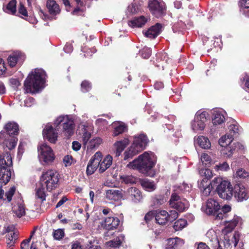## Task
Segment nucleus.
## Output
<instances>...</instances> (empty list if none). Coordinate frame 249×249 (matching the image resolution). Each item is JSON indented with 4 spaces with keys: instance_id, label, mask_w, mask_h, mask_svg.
Instances as JSON below:
<instances>
[{
    "instance_id": "37998d69",
    "label": "nucleus",
    "mask_w": 249,
    "mask_h": 249,
    "mask_svg": "<svg viewBox=\"0 0 249 249\" xmlns=\"http://www.w3.org/2000/svg\"><path fill=\"white\" fill-rule=\"evenodd\" d=\"M187 225V222L185 219L180 218L177 220L173 226L174 230L176 231H181Z\"/></svg>"
},
{
    "instance_id": "f3484780",
    "label": "nucleus",
    "mask_w": 249,
    "mask_h": 249,
    "mask_svg": "<svg viewBox=\"0 0 249 249\" xmlns=\"http://www.w3.org/2000/svg\"><path fill=\"white\" fill-rule=\"evenodd\" d=\"M17 141L18 139L14 136H8L4 132H0V144H2L9 150L15 147Z\"/></svg>"
},
{
    "instance_id": "393cba45",
    "label": "nucleus",
    "mask_w": 249,
    "mask_h": 249,
    "mask_svg": "<svg viewBox=\"0 0 249 249\" xmlns=\"http://www.w3.org/2000/svg\"><path fill=\"white\" fill-rule=\"evenodd\" d=\"M147 21L148 18L145 17H134L128 20V24L132 28H139L143 26Z\"/></svg>"
},
{
    "instance_id": "4d7b16f0",
    "label": "nucleus",
    "mask_w": 249,
    "mask_h": 249,
    "mask_svg": "<svg viewBox=\"0 0 249 249\" xmlns=\"http://www.w3.org/2000/svg\"><path fill=\"white\" fill-rule=\"evenodd\" d=\"M191 186L190 185H189L188 184L185 183H183L178 186V189L180 192L185 193L189 192L191 189Z\"/></svg>"
},
{
    "instance_id": "8fccbe9b",
    "label": "nucleus",
    "mask_w": 249,
    "mask_h": 249,
    "mask_svg": "<svg viewBox=\"0 0 249 249\" xmlns=\"http://www.w3.org/2000/svg\"><path fill=\"white\" fill-rule=\"evenodd\" d=\"M229 165L226 162L219 163L214 166L216 171H226L229 169Z\"/></svg>"
},
{
    "instance_id": "0e129e2a",
    "label": "nucleus",
    "mask_w": 249,
    "mask_h": 249,
    "mask_svg": "<svg viewBox=\"0 0 249 249\" xmlns=\"http://www.w3.org/2000/svg\"><path fill=\"white\" fill-rule=\"evenodd\" d=\"M237 176L240 178H245L249 176V173L244 169H239L236 172Z\"/></svg>"
},
{
    "instance_id": "412c9836",
    "label": "nucleus",
    "mask_w": 249,
    "mask_h": 249,
    "mask_svg": "<svg viewBox=\"0 0 249 249\" xmlns=\"http://www.w3.org/2000/svg\"><path fill=\"white\" fill-rule=\"evenodd\" d=\"M184 244V240L180 238H169L166 241L164 248V249H178L182 247Z\"/></svg>"
},
{
    "instance_id": "2f4dec72",
    "label": "nucleus",
    "mask_w": 249,
    "mask_h": 249,
    "mask_svg": "<svg viewBox=\"0 0 249 249\" xmlns=\"http://www.w3.org/2000/svg\"><path fill=\"white\" fill-rule=\"evenodd\" d=\"M112 126L114 128L113 132V135L114 136H117L127 130V127L125 124L121 122H114L112 124Z\"/></svg>"
},
{
    "instance_id": "a18cd8bd",
    "label": "nucleus",
    "mask_w": 249,
    "mask_h": 249,
    "mask_svg": "<svg viewBox=\"0 0 249 249\" xmlns=\"http://www.w3.org/2000/svg\"><path fill=\"white\" fill-rule=\"evenodd\" d=\"M200 160L202 163L205 165V166H209L212 162L210 156L205 153L202 154L200 157Z\"/></svg>"
},
{
    "instance_id": "5701e85b",
    "label": "nucleus",
    "mask_w": 249,
    "mask_h": 249,
    "mask_svg": "<svg viewBox=\"0 0 249 249\" xmlns=\"http://www.w3.org/2000/svg\"><path fill=\"white\" fill-rule=\"evenodd\" d=\"M162 27V26L161 24L157 23L145 32L144 33V36L150 38H155L161 32Z\"/></svg>"
},
{
    "instance_id": "c9c22d12",
    "label": "nucleus",
    "mask_w": 249,
    "mask_h": 249,
    "mask_svg": "<svg viewBox=\"0 0 249 249\" xmlns=\"http://www.w3.org/2000/svg\"><path fill=\"white\" fill-rule=\"evenodd\" d=\"M128 191L135 202H139L142 199V196L141 193L138 189L135 187H131L128 189Z\"/></svg>"
},
{
    "instance_id": "6e6d98bb",
    "label": "nucleus",
    "mask_w": 249,
    "mask_h": 249,
    "mask_svg": "<svg viewBox=\"0 0 249 249\" xmlns=\"http://www.w3.org/2000/svg\"><path fill=\"white\" fill-rule=\"evenodd\" d=\"M229 129L230 132L229 134H231L233 137L234 135L238 133L239 127L235 124H232L229 126Z\"/></svg>"
},
{
    "instance_id": "79ce46f5",
    "label": "nucleus",
    "mask_w": 249,
    "mask_h": 249,
    "mask_svg": "<svg viewBox=\"0 0 249 249\" xmlns=\"http://www.w3.org/2000/svg\"><path fill=\"white\" fill-rule=\"evenodd\" d=\"M17 0H11L6 5V10L7 13L14 15L17 11Z\"/></svg>"
},
{
    "instance_id": "ddd939ff",
    "label": "nucleus",
    "mask_w": 249,
    "mask_h": 249,
    "mask_svg": "<svg viewBox=\"0 0 249 249\" xmlns=\"http://www.w3.org/2000/svg\"><path fill=\"white\" fill-rule=\"evenodd\" d=\"M220 206L218 202L214 199H209L205 205L202 206V210L208 215L215 216L220 210Z\"/></svg>"
},
{
    "instance_id": "473e14b6",
    "label": "nucleus",
    "mask_w": 249,
    "mask_h": 249,
    "mask_svg": "<svg viewBox=\"0 0 249 249\" xmlns=\"http://www.w3.org/2000/svg\"><path fill=\"white\" fill-rule=\"evenodd\" d=\"M121 197L120 191L115 188H111L106 191V197L109 200H117Z\"/></svg>"
},
{
    "instance_id": "4468645a",
    "label": "nucleus",
    "mask_w": 249,
    "mask_h": 249,
    "mask_svg": "<svg viewBox=\"0 0 249 249\" xmlns=\"http://www.w3.org/2000/svg\"><path fill=\"white\" fill-rule=\"evenodd\" d=\"M233 140V138L231 134H226L219 140V143L222 147H226L223 150V153L227 157H230L235 151V148L227 147Z\"/></svg>"
},
{
    "instance_id": "864d4df0",
    "label": "nucleus",
    "mask_w": 249,
    "mask_h": 249,
    "mask_svg": "<svg viewBox=\"0 0 249 249\" xmlns=\"http://www.w3.org/2000/svg\"><path fill=\"white\" fill-rule=\"evenodd\" d=\"M86 249H101L100 247L98 245V243L94 239L89 241L87 244Z\"/></svg>"
},
{
    "instance_id": "ea45409f",
    "label": "nucleus",
    "mask_w": 249,
    "mask_h": 249,
    "mask_svg": "<svg viewBox=\"0 0 249 249\" xmlns=\"http://www.w3.org/2000/svg\"><path fill=\"white\" fill-rule=\"evenodd\" d=\"M231 210V207L228 205H225L223 206L222 208L220 209L219 211L217 213L215 216L216 219H223L224 217H226V213Z\"/></svg>"
},
{
    "instance_id": "f704fd0d",
    "label": "nucleus",
    "mask_w": 249,
    "mask_h": 249,
    "mask_svg": "<svg viewBox=\"0 0 249 249\" xmlns=\"http://www.w3.org/2000/svg\"><path fill=\"white\" fill-rule=\"evenodd\" d=\"M213 123L214 125L220 124L224 122L225 116L224 113L220 111H215L213 112Z\"/></svg>"
},
{
    "instance_id": "4c0bfd02",
    "label": "nucleus",
    "mask_w": 249,
    "mask_h": 249,
    "mask_svg": "<svg viewBox=\"0 0 249 249\" xmlns=\"http://www.w3.org/2000/svg\"><path fill=\"white\" fill-rule=\"evenodd\" d=\"M102 142V140L99 137H96L92 139L86 146L88 150H92V149L98 147Z\"/></svg>"
},
{
    "instance_id": "4be33fe9",
    "label": "nucleus",
    "mask_w": 249,
    "mask_h": 249,
    "mask_svg": "<svg viewBox=\"0 0 249 249\" xmlns=\"http://www.w3.org/2000/svg\"><path fill=\"white\" fill-rule=\"evenodd\" d=\"M25 56L24 53L19 51H16L11 53L8 57V63L11 67H15L17 62L19 61H23Z\"/></svg>"
},
{
    "instance_id": "a878e982",
    "label": "nucleus",
    "mask_w": 249,
    "mask_h": 249,
    "mask_svg": "<svg viewBox=\"0 0 249 249\" xmlns=\"http://www.w3.org/2000/svg\"><path fill=\"white\" fill-rule=\"evenodd\" d=\"M102 156H103L102 155ZM102 160V157H101L100 160H99V172L100 173L104 172L112 163V158L110 155H107L103 160Z\"/></svg>"
},
{
    "instance_id": "7c9ffc66",
    "label": "nucleus",
    "mask_w": 249,
    "mask_h": 249,
    "mask_svg": "<svg viewBox=\"0 0 249 249\" xmlns=\"http://www.w3.org/2000/svg\"><path fill=\"white\" fill-rule=\"evenodd\" d=\"M6 130L5 134H7L8 136H12L13 135H17L18 132V126L17 124L14 122L8 123L4 127Z\"/></svg>"
},
{
    "instance_id": "58836bf2",
    "label": "nucleus",
    "mask_w": 249,
    "mask_h": 249,
    "mask_svg": "<svg viewBox=\"0 0 249 249\" xmlns=\"http://www.w3.org/2000/svg\"><path fill=\"white\" fill-rule=\"evenodd\" d=\"M141 185L147 191H152L156 189V185L153 181L144 179L141 181Z\"/></svg>"
},
{
    "instance_id": "72a5a7b5",
    "label": "nucleus",
    "mask_w": 249,
    "mask_h": 249,
    "mask_svg": "<svg viewBox=\"0 0 249 249\" xmlns=\"http://www.w3.org/2000/svg\"><path fill=\"white\" fill-rule=\"evenodd\" d=\"M201 174H203L205 176V178H203L201 182L199 184V186L201 190H202L203 186H205V184L207 183H211L209 180L208 178L212 177V172L210 169H203L201 171Z\"/></svg>"
},
{
    "instance_id": "49530a36",
    "label": "nucleus",
    "mask_w": 249,
    "mask_h": 249,
    "mask_svg": "<svg viewBox=\"0 0 249 249\" xmlns=\"http://www.w3.org/2000/svg\"><path fill=\"white\" fill-rule=\"evenodd\" d=\"M238 223V218L237 217L234 218L232 220L228 222V225H227L226 228V231H232L235 227L236 226Z\"/></svg>"
},
{
    "instance_id": "20e7f679",
    "label": "nucleus",
    "mask_w": 249,
    "mask_h": 249,
    "mask_svg": "<svg viewBox=\"0 0 249 249\" xmlns=\"http://www.w3.org/2000/svg\"><path fill=\"white\" fill-rule=\"evenodd\" d=\"M212 185L216 187L220 198L228 200L231 199L233 196V188L230 181L220 177H217L213 180Z\"/></svg>"
},
{
    "instance_id": "680f3d73",
    "label": "nucleus",
    "mask_w": 249,
    "mask_h": 249,
    "mask_svg": "<svg viewBox=\"0 0 249 249\" xmlns=\"http://www.w3.org/2000/svg\"><path fill=\"white\" fill-rule=\"evenodd\" d=\"M18 11V13L21 14L22 16H28V13L26 8L22 2L19 3Z\"/></svg>"
},
{
    "instance_id": "774afa93",
    "label": "nucleus",
    "mask_w": 249,
    "mask_h": 249,
    "mask_svg": "<svg viewBox=\"0 0 249 249\" xmlns=\"http://www.w3.org/2000/svg\"><path fill=\"white\" fill-rule=\"evenodd\" d=\"M34 103V99L32 97H28L24 101V105L27 107L32 106Z\"/></svg>"
},
{
    "instance_id": "1a4fd4ad",
    "label": "nucleus",
    "mask_w": 249,
    "mask_h": 249,
    "mask_svg": "<svg viewBox=\"0 0 249 249\" xmlns=\"http://www.w3.org/2000/svg\"><path fill=\"white\" fill-rule=\"evenodd\" d=\"M178 217V213L175 210H172L168 213L165 210L156 212L155 220L160 225H165L168 222H172Z\"/></svg>"
},
{
    "instance_id": "39448f33",
    "label": "nucleus",
    "mask_w": 249,
    "mask_h": 249,
    "mask_svg": "<svg viewBox=\"0 0 249 249\" xmlns=\"http://www.w3.org/2000/svg\"><path fill=\"white\" fill-rule=\"evenodd\" d=\"M59 179L60 176L57 171L49 170L42 173L40 181L42 187L51 191L57 187Z\"/></svg>"
},
{
    "instance_id": "bb28decb",
    "label": "nucleus",
    "mask_w": 249,
    "mask_h": 249,
    "mask_svg": "<svg viewBox=\"0 0 249 249\" xmlns=\"http://www.w3.org/2000/svg\"><path fill=\"white\" fill-rule=\"evenodd\" d=\"M127 14L129 15L142 14L140 1L138 0H134L133 2L128 6Z\"/></svg>"
},
{
    "instance_id": "052dcab7",
    "label": "nucleus",
    "mask_w": 249,
    "mask_h": 249,
    "mask_svg": "<svg viewBox=\"0 0 249 249\" xmlns=\"http://www.w3.org/2000/svg\"><path fill=\"white\" fill-rule=\"evenodd\" d=\"M151 54V50L150 48L147 47L144 48L142 51V56L144 58H149Z\"/></svg>"
},
{
    "instance_id": "69168bd1",
    "label": "nucleus",
    "mask_w": 249,
    "mask_h": 249,
    "mask_svg": "<svg viewBox=\"0 0 249 249\" xmlns=\"http://www.w3.org/2000/svg\"><path fill=\"white\" fill-rule=\"evenodd\" d=\"M10 83L14 88H17L20 85V82L16 78L10 79Z\"/></svg>"
},
{
    "instance_id": "c03bdc74",
    "label": "nucleus",
    "mask_w": 249,
    "mask_h": 249,
    "mask_svg": "<svg viewBox=\"0 0 249 249\" xmlns=\"http://www.w3.org/2000/svg\"><path fill=\"white\" fill-rule=\"evenodd\" d=\"M83 134L82 135V141H83V144L85 147H86V146L89 143L88 141L89 140V139L91 137V134L90 132H88L86 128L85 127H84L83 128Z\"/></svg>"
},
{
    "instance_id": "13d9d810",
    "label": "nucleus",
    "mask_w": 249,
    "mask_h": 249,
    "mask_svg": "<svg viewBox=\"0 0 249 249\" xmlns=\"http://www.w3.org/2000/svg\"><path fill=\"white\" fill-rule=\"evenodd\" d=\"M91 89L90 83L87 81H84L81 83V89L84 92L88 91Z\"/></svg>"
},
{
    "instance_id": "a19ab883",
    "label": "nucleus",
    "mask_w": 249,
    "mask_h": 249,
    "mask_svg": "<svg viewBox=\"0 0 249 249\" xmlns=\"http://www.w3.org/2000/svg\"><path fill=\"white\" fill-rule=\"evenodd\" d=\"M124 235L121 234L120 235H119L118 237V238H117L115 240H111L108 242H107L106 243V245L107 247H112V248L119 247L122 243L121 240H124Z\"/></svg>"
},
{
    "instance_id": "6ab92c4d",
    "label": "nucleus",
    "mask_w": 249,
    "mask_h": 249,
    "mask_svg": "<svg viewBox=\"0 0 249 249\" xmlns=\"http://www.w3.org/2000/svg\"><path fill=\"white\" fill-rule=\"evenodd\" d=\"M13 205L12 211L17 217H21L25 214V206L21 198H18Z\"/></svg>"
},
{
    "instance_id": "e2e57ef3",
    "label": "nucleus",
    "mask_w": 249,
    "mask_h": 249,
    "mask_svg": "<svg viewBox=\"0 0 249 249\" xmlns=\"http://www.w3.org/2000/svg\"><path fill=\"white\" fill-rule=\"evenodd\" d=\"M156 213L154 211H150L148 212L144 216V220L146 223L149 222L155 216Z\"/></svg>"
},
{
    "instance_id": "cd10ccee",
    "label": "nucleus",
    "mask_w": 249,
    "mask_h": 249,
    "mask_svg": "<svg viewBox=\"0 0 249 249\" xmlns=\"http://www.w3.org/2000/svg\"><path fill=\"white\" fill-rule=\"evenodd\" d=\"M46 7L51 14L56 15L60 14L59 5L55 0H48L46 2Z\"/></svg>"
},
{
    "instance_id": "7ed1b4c3",
    "label": "nucleus",
    "mask_w": 249,
    "mask_h": 249,
    "mask_svg": "<svg viewBox=\"0 0 249 249\" xmlns=\"http://www.w3.org/2000/svg\"><path fill=\"white\" fill-rule=\"evenodd\" d=\"M134 139L131 146L124 153V159L125 160L131 159L134 156L143 150L148 142L147 137L143 134L135 136Z\"/></svg>"
},
{
    "instance_id": "f03ea898",
    "label": "nucleus",
    "mask_w": 249,
    "mask_h": 249,
    "mask_svg": "<svg viewBox=\"0 0 249 249\" xmlns=\"http://www.w3.org/2000/svg\"><path fill=\"white\" fill-rule=\"evenodd\" d=\"M156 157L152 152H145L140 155L132 162H130L127 167L130 169H137L142 174H147L155 165Z\"/></svg>"
},
{
    "instance_id": "423d86ee",
    "label": "nucleus",
    "mask_w": 249,
    "mask_h": 249,
    "mask_svg": "<svg viewBox=\"0 0 249 249\" xmlns=\"http://www.w3.org/2000/svg\"><path fill=\"white\" fill-rule=\"evenodd\" d=\"M38 158L43 165L51 164L55 159V156L52 148L45 143L40 144L38 147Z\"/></svg>"
},
{
    "instance_id": "9d476101",
    "label": "nucleus",
    "mask_w": 249,
    "mask_h": 249,
    "mask_svg": "<svg viewBox=\"0 0 249 249\" xmlns=\"http://www.w3.org/2000/svg\"><path fill=\"white\" fill-rule=\"evenodd\" d=\"M171 207L181 212L187 210L189 206L188 201L185 198H180L176 193H173L169 201Z\"/></svg>"
},
{
    "instance_id": "3c124183",
    "label": "nucleus",
    "mask_w": 249,
    "mask_h": 249,
    "mask_svg": "<svg viewBox=\"0 0 249 249\" xmlns=\"http://www.w3.org/2000/svg\"><path fill=\"white\" fill-rule=\"evenodd\" d=\"M53 236L56 240H60L64 236V231L63 230L59 229L54 231L53 232Z\"/></svg>"
},
{
    "instance_id": "603ef678",
    "label": "nucleus",
    "mask_w": 249,
    "mask_h": 249,
    "mask_svg": "<svg viewBox=\"0 0 249 249\" xmlns=\"http://www.w3.org/2000/svg\"><path fill=\"white\" fill-rule=\"evenodd\" d=\"M15 191H16V187L14 186H13V187H11L7 192H6L5 195V196H6L5 199L7 200L8 202H9L11 201L12 198L14 194H15Z\"/></svg>"
},
{
    "instance_id": "a211bd4d",
    "label": "nucleus",
    "mask_w": 249,
    "mask_h": 249,
    "mask_svg": "<svg viewBox=\"0 0 249 249\" xmlns=\"http://www.w3.org/2000/svg\"><path fill=\"white\" fill-rule=\"evenodd\" d=\"M208 243L214 249H222V247L218 239L217 234L213 229L209 230L206 234Z\"/></svg>"
},
{
    "instance_id": "9b49d317",
    "label": "nucleus",
    "mask_w": 249,
    "mask_h": 249,
    "mask_svg": "<svg viewBox=\"0 0 249 249\" xmlns=\"http://www.w3.org/2000/svg\"><path fill=\"white\" fill-rule=\"evenodd\" d=\"M233 196L238 201L246 200L249 197V189L242 184H237L234 186Z\"/></svg>"
},
{
    "instance_id": "6e6552de",
    "label": "nucleus",
    "mask_w": 249,
    "mask_h": 249,
    "mask_svg": "<svg viewBox=\"0 0 249 249\" xmlns=\"http://www.w3.org/2000/svg\"><path fill=\"white\" fill-rule=\"evenodd\" d=\"M207 113L205 111H197L194 120L191 123V129L196 132L204 130L207 121Z\"/></svg>"
},
{
    "instance_id": "f8f14e48",
    "label": "nucleus",
    "mask_w": 249,
    "mask_h": 249,
    "mask_svg": "<svg viewBox=\"0 0 249 249\" xmlns=\"http://www.w3.org/2000/svg\"><path fill=\"white\" fill-rule=\"evenodd\" d=\"M148 8L151 14L154 15L166 14L165 4L161 0H150L148 2Z\"/></svg>"
},
{
    "instance_id": "b1692460",
    "label": "nucleus",
    "mask_w": 249,
    "mask_h": 249,
    "mask_svg": "<svg viewBox=\"0 0 249 249\" xmlns=\"http://www.w3.org/2000/svg\"><path fill=\"white\" fill-rule=\"evenodd\" d=\"M10 165H3L0 167V183L6 184L10 179L11 172L9 167Z\"/></svg>"
},
{
    "instance_id": "dca6fc26",
    "label": "nucleus",
    "mask_w": 249,
    "mask_h": 249,
    "mask_svg": "<svg viewBox=\"0 0 249 249\" xmlns=\"http://www.w3.org/2000/svg\"><path fill=\"white\" fill-rule=\"evenodd\" d=\"M102 157V153L100 152H97L89 160L86 170L88 175L93 174L99 167V160Z\"/></svg>"
},
{
    "instance_id": "de8ad7c7",
    "label": "nucleus",
    "mask_w": 249,
    "mask_h": 249,
    "mask_svg": "<svg viewBox=\"0 0 249 249\" xmlns=\"http://www.w3.org/2000/svg\"><path fill=\"white\" fill-rule=\"evenodd\" d=\"M45 188H46L45 187H42L41 186V187L37 189L36 192V196L37 198L40 199L42 201L45 200L46 198V194L44 191Z\"/></svg>"
},
{
    "instance_id": "aec40b11",
    "label": "nucleus",
    "mask_w": 249,
    "mask_h": 249,
    "mask_svg": "<svg viewBox=\"0 0 249 249\" xmlns=\"http://www.w3.org/2000/svg\"><path fill=\"white\" fill-rule=\"evenodd\" d=\"M119 219L114 217H108L101 222L102 226L107 230L116 229L119 225Z\"/></svg>"
},
{
    "instance_id": "c85d7f7f",
    "label": "nucleus",
    "mask_w": 249,
    "mask_h": 249,
    "mask_svg": "<svg viewBox=\"0 0 249 249\" xmlns=\"http://www.w3.org/2000/svg\"><path fill=\"white\" fill-rule=\"evenodd\" d=\"M195 143L203 149H209L211 144L209 139L203 136H199L194 139Z\"/></svg>"
},
{
    "instance_id": "338daca9",
    "label": "nucleus",
    "mask_w": 249,
    "mask_h": 249,
    "mask_svg": "<svg viewBox=\"0 0 249 249\" xmlns=\"http://www.w3.org/2000/svg\"><path fill=\"white\" fill-rule=\"evenodd\" d=\"M72 157L70 156H66L64 157L63 159V162L65 165L66 166H69L71 164L72 162Z\"/></svg>"
},
{
    "instance_id": "c756f323",
    "label": "nucleus",
    "mask_w": 249,
    "mask_h": 249,
    "mask_svg": "<svg viewBox=\"0 0 249 249\" xmlns=\"http://www.w3.org/2000/svg\"><path fill=\"white\" fill-rule=\"evenodd\" d=\"M129 141L128 139H124L123 140L117 141L114 144L115 148V154L116 157L121 155L122 152L129 143Z\"/></svg>"
},
{
    "instance_id": "09e8293b",
    "label": "nucleus",
    "mask_w": 249,
    "mask_h": 249,
    "mask_svg": "<svg viewBox=\"0 0 249 249\" xmlns=\"http://www.w3.org/2000/svg\"><path fill=\"white\" fill-rule=\"evenodd\" d=\"M6 159L7 160L1 157L0 155V167L3 165H11L12 164V158L10 155H7Z\"/></svg>"
},
{
    "instance_id": "e433bc0d",
    "label": "nucleus",
    "mask_w": 249,
    "mask_h": 249,
    "mask_svg": "<svg viewBox=\"0 0 249 249\" xmlns=\"http://www.w3.org/2000/svg\"><path fill=\"white\" fill-rule=\"evenodd\" d=\"M18 238V235L16 233L8 234L6 235L7 248L8 249H12L14 246L15 241Z\"/></svg>"
},
{
    "instance_id": "0eeeda50",
    "label": "nucleus",
    "mask_w": 249,
    "mask_h": 249,
    "mask_svg": "<svg viewBox=\"0 0 249 249\" xmlns=\"http://www.w3.org/2000/svg\"><path fill=\"white\" fill-rule=\"evenodd\" d=\"M54 123L57 126L62 124V133L65 136L69 137L73 134L74 124L73 120L70 116H60L56 119Z\"/></svg>"
},
{
    "instance_id": "f257e3e1",
    "label": "nucleus",
    "mask_w": 249,
    "mask_h": 249,
    "mask_svg": "<svg viewBox=\"0 0 249 249\" xmlns=\"http://www.w3.org/2000/svg\"><path fill=\"white\" fill-rule=\"evenodd\" d=\"M46 73L41 69H36L28 75L24 82V89L27 93H34L44 87Z\"/></svg>"
},
{
    "instance_id": "5fc2aeb1",
    "label": "nucleus",
    "mask_w": 249,
    "mask_h": 249,
    "mask_svg": "<svg viewBox=\"0 0 249 249\" xmlns=\"http://www.w3.org/2000/svg\"><path fill=\"white\" fill-rule=\"evenodd\" d=\"M212 183H207L205 184V186H203L202 190L203 195L205 196H208L210 194V193L212 190Z\"/></svg>"
},
{
    "instance_id": "2eb2a0df",
    "label": "nucleus",
    "mask_w": 249,
    "mask_h": 249,
    "mask_svg": "<svg viewBox=\"0 0 249 249\" xmlns=\"http://www.w3.org/2000/svg\"><path fill=\"white\" fill-rule=\"evenodd\" d=\"M44 138L48 140L50 142L55 143L57 140L58 133L50 124L46 125L43 130Z\"/></svg>"
},
{
    "instance_id": "bf43d9fd",
    "label": "nucleus",
    "mask_w": 249,
    "mask_h": 249,
    "mask_svg": "<svg viewBox=\"0 0 249 249\" xmlns=\"http://www.w3.org/2000/svg\"><path fill=\"white\" fill-rule=\"evenodd\" d=\"M121 178L123 181L126 184L133 183L135 181V178L132 176H124L122 177Z\"/></svg>"
}]
</instances>
